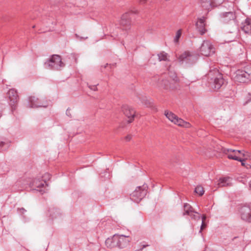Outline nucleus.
<instances>
[{
    "mask_svg": "<svg viewBox=\"0 0 251 251\" xmlns=\"http://www.w3.org/2000/svg\"><path fill=\"white\" fill-rule=\"evenodd\" d=\"M50 178V175L49 173H45L42 178H35L33 180L28 178L26 180H20L17 182V185H22V189H24L28 186L31 188H36L37 190L41 193L43 194L46 192L48 189L49 184L47 183V180Z\"/></svg>",
    "mask_w": 251,
    "mask_h": 251,
    "instance_id": "obj_1",
    "label": "nucleus"
},
{
    "mask_svg": "<svg viewBox=\"0 0 251 251\" xmlns=\"http://www.w3.org/2000/svg\"><path fill=\"white\" fill-rule=\"evenodd\" d=\"M117 234L114 235L112 237L108 238L105 242L106 246L110 249L117 247Z\"/></svg>",
    "mask_w": 251,
    "mask_h": 251,
    "instance_id": "obj_18",
    "label": "nucleus"
},
{
    "mask_svg": "<svg viewBox=\"0 0 251 251\" xmlns=\"http://www.w3.org/2000/svg\"><path fill=\"white\" fill-rule=\"evenodd\" d=\"M234 41V39H231V40L227 41V42H231Z\"/></svg>",
    "mask_w": 251,
    "mask_h": 251,
    "instance_id": "obj_47",
    "label": "nucleus"
},
{
    "mask_svg": "<svg viewBox=\"0 0 251 251\" xmlns=\"http://www.w3.org/2000/svg\"><path fill=\"white\" fill-rule=\"evenodd\" d=\"M103 174H104V176H102L101 175V177L104 176L105 179H108L110 178V174L109 173H108L107 172H104Z\"/></svg>",
    "mask_w": 251,
    "mask_h": 251,
    "instance_id": "obj_37",
    "label": "nucleus"
},
{
    "mask_svg": "<svg viewBox=\"0 0 251 251\" xmlns=\"http://www.w3.org/2000/svg\"><path fill=\"white\" fill-rule=\"evenodd\" d=\"M220 17L222 20L225 23H228L230 21H231L234 24V30L233 31H231V33H234V36H235L237 34L238 27L235 20L236 16L235 12L230 11L223 13L220 14Z\"/></svg>",
    "mask_w": 251,
    "mask_h": 251,
    "instance_id": "obj_8",
    "label": "nucleus"
},
{
    "mask_svg": "<svg viewBox=\"0 0 251 251\" xmlns=\"http://www.w3.org/2000/svg\"><path fill=\"white\" fill-rule=\"evenodd\" d=\"M201 219H202V222H201V230L199 231L200 232H201V230L203 229L204 226H205V224H204V221L206 219V216L205 215H202L201 216Z\"/></svg>",
    "mask_w": 251,
    "mask_h": 251,
    "instance_id": "obj_32",
    "label": "nucleus"
},
{
    "mask_svg": "<svg viewBox=\"0 0 251 251\" xmlns=\"http://www.w3.org/2000/svg\"><path fill=\"white\" fill-rule=\"evenodd\" d=\"M183 215H187L191 219L198 220L201 219L200 214L195 211L192 206L187 203H185L183 205Z\"/></svg>",
    "mask_w": 251,
    "mask_h": 251,
    "instance_id": "obj_10",
    "label": "nucleus"
},
{
    "mask_svg": "<svg viewBox=\"0 0 251 251\" xmlns=\"http://www.w3.org/2000/svg\"><path fill=\"white\" fill-rule=\"evenodd\" d=\"M158 60L161 61H168L169 56L168 54L164 51H161L157 54Z\"/></svg>",
    "mask_w": 251,
    "mask_h": 251,
    "instance_id": "obj_26",
    "label": "nucleus"
},
{
    "mask_svg": "<svg viewBox=\"0 0 251 251\" xmlns=\"http://www.w3.org/2000/svg\"><path fill=\"white\" fill-rule=\"evenodd\" d=\"M233 45L235 47H240V45H239V43H238L237 42H235V44H233Z\"/></svg>",
    "mask_w": 251,
    "mask_h": 251,
    "instance_id": "obj_42",
    "label": "nucleus"
},
{
    "mask_svg": "<svg viewBox=\"0 0 251 251\" xmlns=\"http://www.w3.org/2000/svg\"><path fill=\"white\" fill-rule=\"evenodd\" d=\"M10 143L11 142L9 140L0 138V147L3 148V150L7 149L10 146Z\"/></svg>",
    "mask_w": 251,
    "mask_h": 251,
    "instance_id": "obj_21",
    "label": "nucleus"
},
{
    "mask_svg": "<svg viewBox=\"0 0 251 251\" xmlns=\"http://www.w3.org/2000/svg\"><path fill=\"white\" fill-rule=\"evenodd\" d=\"M135 251H142L141 250H136Z\"/></svg>",
    "mask_w": 251,
    "mask_h": 251,
    "instance_id": "obj_48",
    "label": "nucleus"
},
{
    "mask_svg": "<svg viewBox=\"0 0 251 251\" xmlns=\"http://www.w3.org/2000/svg\"><path fill=\"white\" fill-rule=\"evenodd\" d=\"M81 38L86 39V38H87V37H86L85 38H82V37H81Z\"/></svg>",
    "mask_w": 251,
    "mask_h": 251,
    "instance_id": "obj_49",
    "label": "nucleus"
},
{
    "mask_svg": "<svg viewBox=\"0 0 251 251\" xmlns=\"http://www.w3.org/2000/svg\"><path fill=\"white\" fill-rule=\"evenodd\" d=\"M239 160H241V165L243 166H244L245 165V163H244L245 162V160L244 159H241L240 158H239Z\"/></svg>",
    "mask_w": 251,
    "mask_h": 251,
    "instance_id": "obj_39",
    "label": "nucleus"
},
{
    "mask_svg": "<svg viewBox=\"0 0 251 251\" xmlns=\"http://www.w3.org/2000/svg\"><path fill=\"white\" fill-rule=\"evenodd\" d=\"M147 0H140V2L142 3H144L145 2V1H146Z\"/></svg>",
    "mask_w": 251,
    "mask_h": 251,
    "instance_id": "obj_44",
    "label": "nucleus"
},
{
    "mask_svg": "<svg viewBox=\"0 0 251 251\" xmlns=\"http://www.w3.org/2000/svg\"><path fill=\"white\" fill-rule=\"evenodd\" d=\"M205 26V17L203 16L199 18L196 23V26L197 29L201 35H203L206 32Z\"/></svg>",
    "mask_w": 251,
    "mask_h": 251,
    "instance_id": "obj_17",
    "label": "nucleus"
},
{
    "mask_svg": "<svg viewBox=\"0 0 251 251\" xmlns=\"http://www.w3.org/2000/svg\"><path fill=\"white\" fill-rule=\"evenodd\" d=\"M199 51L201 55L209 56L215 53V49L210 41L204 40L199 48Z\"/></svg>",
    "mask_w": 251,
    "mask_h": 251,
    "instance_id": "obj_7",
    "label": "nucleus"
},
{
    "mask_svg": "<svg viewBox=\"0 0 251 251\" xmlns=\"http://www.w3.org/2000/svg\"><path fill=\"white\" fill-rule=\"evenodd\" d=\"M195 192L200 196H202L204 194V191L203 187L201 185H199L195 188Z\"/></svg>",
    "mask_w": 251,
    "mask_h": 251,
    "instance_id": "obj_28",
    "label": "nucleus"
},
{
    "mask_svg": "<svg viewBox=\"0 0 251 251\" xmlns=\"http://www.w3.org/2000/svg\"><path fill=\"white\" fill-rule=\"evenodd\" d=\"M226 154H227L228 158L230 159H233L234 160H236V161H241V160H239V157L236 155V154H235L234 155H232V154H231L229 153L227 154L228 152L227 151H226Z\"/></svg>",
    "mask_w": 251,
    "mask_h": 251,
    "instance_id": "obj_30",
    "label": "nucleus"
},
{
    "mask_svg": "<svg viewBox=\"0 0 251 251\" xmlns=\"http://www.w3.org/2000/svg\"><path fill=\"white\" fill-rule=\"evenodd\" d=\"M214 76L212 77V72L208 74V78H210L209 81V86L215 90H218L224 84L225 80L223 78V75L219 72L217 70H213Z\"/></svg>",
    "mask_w": 251,
    "mask_h": 251,
    "instance_id": "obj_4",
    "label": "nucleus"
},
{
    "mask_svg": "<svg viewBox=\"0 0 251 251\" xmlns=\"http://www.w3.org/2000/svg\"><path fill=\"white\" fill-rule=\"evenodd\" d=\"M226 151H227V152H234V154H236L237 153H241L242 154V155L243 156H245V154L244 153V151L235 150H232V149H225L223 151L225 153H226Z\"/></svg>",
    "mask_w": 251,
    "mask_h": 251,
    "instance_id": "obj_27",
    "label": "nucleus"
},
{
    "mask_svg": "<svg viewBox=\"0 0 251 251\" xmlns=\"http://www.w3.org/2000/svg\"><path fill=\"white\" fill-rule=\"evenodd\" d=\"M124 114L128 118V122L131 123L135 117V112L134 110L128 105H124L122 107Z\"/></svg>",
    "mask_w": 251,
    "mask_h": 251,
    "instance_id": "obj_15",
    "label": "nucleus"
},
{
    "mask_svg": "<svg viewBox=\"0 0 251 251\" xmlns=\"http://www.w3.org/2000/svg\"><path fill=\"white\" fill-rule=\"evenodd\" d=\"M44 66L48 69L60 70L65 66V64L62 61L60 56L53 54L44 63Z\"/></svg>",
    "mask_w": 251,
    "mask_h": 251,
    "instance_id": "obj_3",
    "label": "nucleus"
},
{
    "mask_svg": "<svg viewBox=\"0 0 251 251\" xmlns=\"http://www.w3.org/2000/svg\"><path fill=\"white\" fill-rule=\"evenodd\" d=\"M127 237L124 235L117 234V247L118 248L123 249L128 245L129 241L126 239Z\"/></svg>",
    "mask_w": 251,
    "mask_h": 251,
    "instance_id": "obj_16",
    "label": "nucleus"
},
{
    "mask_svg": "<svg viewBox=\"0 0 251 251\" xmlns=\"http://www.w3.org/2000/svg\"><path fill=\"white\" fill-rule=\"evenodd\" d=\"M241 219L248 222H251V208L248 206H242L240 209Z\"/></svg>",
    "mask_w": 251,
    "mask_h": 251,
    "instance_id": "obj_14",
    "label": "nucleus"
},
{
    "mask_svg": "<svg viewBox=\"0 0 251 251\" xmlns=\"http://www.w3.org/2000/svg\"><path fill=\"white\" fill-rule=\"evenodd\" d=\"M178 59L180 63L190 65L196 62L197 57L194 54L185 51L179 56Z\"/></svg>",
    "mask_w": 251,
    "mask_h": 251,
    "instance_id": "obj_9",
    "label": "nucleus"
},
{
    "mask_svg": "<svg viewBox=\"0 0 251 251\" xmlns=\"http://www.w3.org/2000/svg\"><path fill=\"white\" fill-rule=\"evenodd\" d=\"M49 212L50 213V215L51 216L52 219L57 218L61 215L59 210L56 208L50 209Z\"/></svg>",
    "mask_w": 251,
    "mask_h": 251,
    "instance_id": "obj_24",
    "label": "nucleus"
},
{
    "mask_svg": "<svg viewBox=\"0 0 251 251\" xmlns=\"http://www.w3.org/2000/svg\"><path fill=\"white\" fill-rule=\"evenodd\" d=\"M213 7H216L218 5H220L221 4H222L224 0H211Z\"/></svg>",
    "mask_w": 251,
    "mask_h": 251,
    "instance_id": "obj_31",
    "label": "nucleus"
},
{
    "mask_svg": "<svg viewBox=\"0 0 251 251\" xmlns=\"http://www.w3.org/2000/svg\"><path fill=\"white\" fill-rule=\"evenodd\" d=\"M201 6L208 11H209L211 8L213 7V5L211 0H201Z\"/></svg>",
    "mask_w": 251,
    "mask_h": 251,
    "instance_id": "obj_20",
    "label": "nucleus"
},
{
    "mask_svg": "<svg viewBox=\"0 0 251 251\" xmlns=\"http://www.w3.org/2000/svg\"><path fill=\"white\" fill-rule=\"evenodd\" d=\"M242 30L246 33L251 34V22L246 21L242 27Z\"/></svg>",
    "mask_w": 251,
    "mask_h": 251,
    "instance_id": "obj_23",
    "label": "nucleus"
},
{
    "mask_svg": "<svg viewBox=\"0 0 251 251\" xmlns=\"http://www.w3.org/2000/svg\"><path fill=\"white\" fill-rule=\"evenodd\" d=\"M249 187H250V190L251 191V180L250 181V183H249Z\"/></svg>",
    "mask_w": 251,
    "mask_h": 251,
    "instance_id": "obj_45",
    "label": "nucleus"
},
{
    "mask_svg": "<svg viewBox=\"0 0 251 251\" xmlns=\"http://www.w3.org/2000/svg\"><path fill=\"white\" fill-rule=\"evenodd\" d=\"M165 115L166 117L172 122L174 123L177 116L171 112L165 111Z\"/></svg>",
    "mask_w": 251,
    "mask_h": 251,
    "instance_id": "obj_25",
    "label": "nucleus"
},
{
    "mask_svg": "<svg viewBox=\"0 0 251 251\" xmlns=\"http://www.w3.org/2000/svg\"><path fill=\"white\" fill-rule=\"evenodd\" d=\"M70 110L69 108H68L66 110V115L68 116H71V114L70 113Z\"/></svg>",
    "mask_w": 251,
    "mask_h": 251,
    "instance_id": "obj_41",
    "label": "nucleus"
},
{
    "mask_svg": "<svg viewBox=\"0 0 251 251\" xmlns=\"http://www.w3.org/2000/svg\"><path fill=\"white\" fill-rule=\"evenodd\" d=\"M251 101V94H249L248 96L246 98V101L243 103L244 105H246L248 103Z\"/></svg>",
    "mask_w": 251,
    "mask_h": 251,
    "instance_id": "obj_33",
    "label": "nucleus"
},
{
    "mask_svg": "<svg viewBox=\"0 0 251 251\" xmlns=\"http://www.w3.org/2000/svg\"><path fill=\"white\" fill-rule=\"evenodd\" d=\"M181 29H179L176 31V36L174 39V41L176 44L178 43L179 39L180 38L181 35Z\"/></svg>",
    "mask_w": 251,
    "mask_h": 251,
    "instance_id": "obj_29",
    "label": "nucleus"
},
{
    "mask_svg": "<svg viewBox=\"0 0 251 251\" xmlns=\"http://www.w3.org/2000/svg\"><path fill=\"white\" fill-rule=\"evenodd\" d=\"M17 210L18 213L20 214H24L26 211V210L24 208H18Z\"/></svg>",
    "mask_w": 251,
    "mask_h": 251,
    "instance_id": "obj_36",
    "label": "nucleus"
},
{
    "mask_svg": "<svg viewBox=\"0 0 251 251\" xmlns=\"http://www.w3.org/2000/svg\"><path fill=\"white\" fill-rule=\"evenodd\" d=\"M6 105L5 103H0V118L2 116V113L3 110L5 108Z\"/></svg>",
    "mask_w": 251,
    "mask_h": 251,
    "instance_id": "obj_34",
    "label": "nucleus"
},
{
    "mask_svg": "<svg viewBox=\"0 0 251 251\" xmlns=\"http://www.w3.org/2000/svg\"><path fill=\"white\" fill-rule=\"evenodd\" d=\"M131 137L130 135H127L126 137V141H129L130 140Z\"/></svg>",
    "mask_w": 251,
    "mask_h": 251,
    "instance_id": "obj_40",
    "label": "nucleus"
},
{
    "mask_svg": "<svg viewBox=\"0 0 251 251\" xmlns=\"http://www.w3.org/2000/svg\"><path fill=\"white\" fill-rule=\"evenodd\" d=\"M233 77L235 81L240 83L251 81V66H247L244 69L237 70Z\"/></svg>",
    "mask_w": 251,
    "mask_h": 251,
    "instance_id": "obj_5",
    "label": "nucleus"
},
{
    "mask_svg": "<svg viewBox=\"0 0 251 251\" xmlns=\"http://www.w3.org/2000/svg\"><path fill=\"white\" fill-rule=\"evenodd\" d=\"M234 101V98L230 97V98H226V100H225L224 102H226V101H228L230 102V103H232Z\"/></svg>",
    "mask_w": 251,
    "mask_h": 251,
    "instance_id": "obj_35",
    "label": "nucleus"
},
{
    "mask_svg": "<svg viewBox=\"0 0 251 251\" xmlns=\"http://www.w3.org/2000/svg\"><path fill=\"white\" fill-rule=\"evenodd\" d=\"M232 178L228 176L220 178L219 180L218 185L222 187L229 186L232 183Z\"/></svg>",
    "mask_w": 251,
    "mask_h": 251,
    "instance_id": "obj_19",
    "label": "nucleus"
},
{
    "mask_svg": "<svg viewBox=\"0 0 251 251\" xmlns=\"http://www.w3.org/2000/svg\"><path fill=\"white\" fill-rule=\"evenodd\" d=\"M130 12H126L124 14L120 21V24L121 26V28L123 30H127L129 28L131 21L130 18Z\"/></svg>",
    "mask_w": 251,
    "mask_h": 251,
    "instance_id": "obj_13",
    "label": "nucleus"
},
{
    "mask_svg": "<svg viewBox=\"0 0 251 251\" xmlns=\"http://www.w3.org/2000/svg\"><path fill=\"white\" fill-rule=\"evenodd\" d=\"M97 85H88V87L92 90L96 91L97 90Z\"/></svg>",
    "mask_w": 251,
    "mask_h": 251,
    "instance_id": "obj_38",
    "label": "nucleus"
},
{
    "mask_svg": "<svg viewBox=\"0 0 251 251\" xmlns=\"http://www.w3.org/2000/svg\"><path fill=\"white\" fill-rule=\"evenodd\" d=\"M148 185L146 184L142 186H138L130 194V199L135 202H139L147 195Z\"/></svg>",
    "mask_w": 251,
    "mask_h": 251,
    "instance_id": "obj_6",
    "label": "nucleus"
},
{
    "mask_svg": "<svg viewBox=\"0 0 251 251\" xmlns=\"http://www.w3.org/2000/svg\"><path fill=\"white\" fill-rule=\"evenodd\" d=\"M149 246L148 245H143L142 246V248H141L140 250H141L142 251V250H143L144 248H146V247H147V246Z\"/></svg>",
    "mask_w": 251,
    "mask_h": 251,
    "instance_id": "obj_43",
    "label": "nucleus"
},
{
    "mask_svg": "<svg viewBox=\"0 0 251 251\" xmlns=\"http://www.w3.org/2000/svg\"><path fill=\"white\" fill-rule=\"evenodd\" d=\"M27 105L30 108L47 107L48 105L47 101L39 102L38 101V99L34 96L28 98Z\"/></svg>",
    "mask_w": 251,
    "mask_h": 251,
    "instance_id": "obj_12",
    "label": "nucleus"
},
{
    "mask_svg": "<svg viewBox=\"0 0 251 251\" xmlns=\"http://www.w3.org/2000/svg\"><path fill=\"white\" fill-rule=\"evenodd\" d=\"M174 124L177 125L179 126H183L186 128L189 127L190 126V124L189 123L184 121L182 119L178 118L177 117H176Z\"/></svg>",
    "mask_w": 251,
    "mask_h": 251,
    "instance_id": "obj_22",
    "label": "nucleus"
},
{
    "mask_svg": "<svg viewBox=\"0 0 251 251\" xmlns=\"http://www.w3.org/2000/svg\"><path fill=\"white\" fill-rule=\"evenodd\" d=\"M142 102L144 103L146 105L148 106V103H149L148 102L146 101L145 102V103L143 102V101H142Z\"/></svg>",
    "mask_w": 251,
    "mask_h": 251,
    "instance_id": "obj_46",
    "label": "nucleus"
},
{
    "mask_svg": "<svg viewBox=\"0 0 251 251\" xmlns=\"http://www.w3.org/2000/svg\"><path fill=\"white\" fill-rule=\"evenodd\" d=\"M168 75L167 79L160 82V87L170 91L177 89L179 88V80L176 73L171 70V67L168 68Z\"/></svg>",
    "mask_w": 251,
    "mask_h": 251,
    "instance_id": "obj_2",
    "label": "nucleus"
},
{
    "mask_svg": "<svg viewBox=\"0 0 251 251\" xmlns=\"http://www.w3.org/2000/svg\"><path fill=\"white\" fill-rule=\"evenodd\" d=\"M7 95L9 99V105L11 107L13 111L15 109L16 107V103L18 101V94L16 90L11 89L9 90L7 93Z\"/></svg>",
    "mask_w": 251,
    "mask_h": 251,
    "instance_id": "obj_11",
    "label": "nucleus"
}]
</instances>
